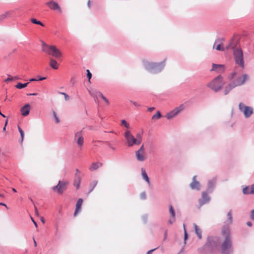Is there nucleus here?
Returning a JSON list of instances; mask_svg holds the SVG:
<instances>
[{
  "label": "nucleus",
  "mask_w": 254,
  "mask_h": 254,
  "mask_svg": "<svg viewBox=\"0 0 254 254\" xmlns=\"http://www.w3.org/2000/svg\"><path fill=\"white\" fill-rule=\"evenodd\" d=\"M227 216L228 219L225 221V226L222 230V235L224 237V240L221 246V254H232L233 251L230 230L228 227V225L233 222L231 210L228 212Z\"/></svg>",
  "instance_id": "nucleus-1"
},
{
  "label": "nucleus",
  "mask_w": 254,
  "mask_h": 254,
  "mask_svg": "<svg viewBox=\"0 0 254 254\" xmlns=\"http://www.w3.org/2000/svg\"><path fill=\"white\" fill-rule=\"evenodd\" d=\"M220 244L219 237L217 236H208L206 243L198 251L202 254H211L215 253L218 249Z\"/></svg>",
  "instance_id": "nucleus-2"
},
{
  "label": "nucleus",
  "mask_w": 254,
  "mask_h": 254,
  "mask_svg": "<svg viewBox=\"0 0 254 254\" xmlns=\"http://www.w3.org/2000/svg\"><path fill=\"white\" fill-rule=\"evenodd\" d=\"M165 60L160 63L143 62V66L146 70L151 73L155 74L161 72L165 67Z\"/></svg>",
  "instance_id": "nucleus-3"
},
{
  "label": "nucleus",
  "mask_w": 254,
  "mask_h": 254,
  "mask_svg": "<svg viewBox=\"0 0 254 254\" xmlns=\"http://www.w3.org/2000/svg\"><path fill=\"white\" fill-rule=\"evenodd\" d=\"M224 85L223 77L222 75H219L210 82L207 86L217 92L222 88Z\"/></svg>",
  "instance_id": "nucleus-4"
},
{
  "label": "nucleus",
  "mask_w": 254,
  "mask_h": 254,
  "mask_svg": "<svg viewBox=\"0 0 254 254\" xmlns=\"http://www.w3.org/2000/svg\"><path fill=\"white\" fill-rule=\"evenodd\" d=\"M237 73L236 71L232 72L228 76L229 80L236 87L244 84L248 79V75L247 74H244L241 76L236 77Z\"/></svg>",
  "instance_id": "nucleus-5"
},
{
  "label": "nucleus",
  "mask_w": 254,
  "mask_h": 254,
  "mask_svg": "<svg viewBox=\"0 0 254 254\" xmlns=\"http://www.w3.org/2000/svg\"><path fill=\"white\" fill-rule=\"evenodd\" d=\"M233 54L235 63L238 64L242 69H244L245 63L242 49L241 48L235 49L233 52Z\"/></svg>",
  "instance_id": "nucleus-6"
},
{
  "label": "nucleus",
  "mask_w": 254,
  "mask_h": 254,
  "mask_svg": "<svg viewBox=\"0 0 254 254\" xmlns=\"http://www.w3.org/2000/svg\"><path fill=\"white\" fill-rule=\"evenodd\" d=\"M125 137L127 140L128 147L132 146L133 145H138L141 142V139H137L135 138L129 130H127L125 132Z\"/></svg>",
  "instance_id": "nucleus-7"
},
{
  "label": "nucleus",
  "mask_w": 254,
  "mask_h": 254,
  "mask_svg": "<svg viewBox=\"0 0 254 254\" xmlns=\"http://www.w3.org/2000/svg\"><path fill=\"white\" fill-rule=\"evenodd\" d=\"M240 111L243 113L245 118H248L251 117L253 114V108L249 106H246L243 103H240L239 105Z\"/></svg>",
  "instance_id": "nucleus-8"
},
{
  "label": "nucleus",
  "mask_w": 254,
  "mask_h": 254,
  "mask_svg": "<svg viewBox=\"0 0 254 254\" xmlns=\"http://www.w3.org/2000/svg\"><path fill=\"white\" fill-rule=\"evenodd\" d=\"M184 105L181 104L179 107L175 108L174 110L168 113L165 117L168 120H171L178 115L179 113L184 109Z\"/></svg>",
  "instance_id": "nucleus-9"
},
{
  "label": "nucleus",
  "mask_w": 254,
  "mask_h": 254,
  "mask_svg": "<svg viewBox=\"0 0 254 254\" xmlns=\"http://www.w3.org/2000/svg\"><path fill=\"white\" fill-rule=\"evenodd\" d=\"M209 193L207 191H202L201 198L198 199V203L199 207H201L205 204L208 203L211 199L210 197L208 195Z\"/></svg>",
  "instance_id": "nucleus-10"
},
{
  "label": "nucleus",
  "mask_w": 254,
  "mask_h": 254,
  "mask_svg": "<svg viewBox=\"0 0 254 254\" xmlns=\"http://www.w3.org/2000/svg\"><path fill=\"white\" fill-rule=\"evenodd\" d=\"M46 4L52 10H58L60 12H62L61 8L60 7L59 4L54 1L53 0H51L50 1L46 3Z\"/></svg>",
  "instance_id": "nucleus-11"
},
{
  "label": "nucleus",
  "mask_w": 254,
  "mask_h": 254,
  "mask_svg": "<svg viewBox=\"0 0 254 254\" xmlns=\"http://www.w3.org/2000/svg\"><path fill=\"white\" fill-rule=\"evenodd\" d=\"M216 183V180L215 178L209 180L207 183V189L205 191L209 193H212L215 189Z\"/></svg>",
  "instance_id": "nucleus-12"
},
{
  "label": "nucleus",
  "mask_w": 254,
  "mask_h": 254,
  "mask_svg": "<svg viewBox=\"0 0 254 254\" xmlns=\"http://www.w3.org/2000/svg\"><path fill=\"white\" fill-rule=\"evenodd\" d=\"M196 176L193 177L192 181L190 184V187L191 190H200V184L198 181L196 180Z\"/></svg>",
  "instance_id": "nucleus-13"
},
{
  "label": "nucleus",
  "mask_w": 254,
  "mask_h": 254,
  "mask_svg": "<svg viewBox=\"0 0 254 254\" xmlns=\"http://www.w3.org/2000/svg\"><path fill=\"white\" fill-rule=\"evenodd\" d=\"M238 44V40L234 38H233L232 39H231L229 43L226 46V49L228 50L232 49L233 52L235 49L240 48L239 47H237Z\"/></svg>",
  "instance_id": "nucleus-14"
},
{
  "label": "nucleus",
  "mask_w": 254,
  "mask_h": 254,
  "mask_svg": "<svg viewBox=\"0 0 254 254\" xmlns=\"http://www.w3.org/2000/svg\"><path fill=\"white\" fill-rule=\"evenodd\" d=\"M225 66L223 64H213L211 71H215L218 73H222L224 71Z\"/></svg>",
  "instance_id": "nucleus-15"
},
{
  "label": "nucleus",
  "mask_w": 254,
  "mask_h": 254,
  "mask_svg": "<svg viewBox=\"0 0 254 254\" xmlns=\"http://www.w3.org/2000/svg\"><path fill=\"white\" fill-rule=\"evenodd\" d=\"M68 183L66 182H62L60 181L59 182V189L58 193L62 194L63 192L66 190Z\"/></svg>",
  "instance_id": "nucleus-16"
},
{
  "label": "nucleus",
  "mask_w": 254,
  "mask_h": 254,
  "mask_svg": "<svg viewBox=\"0 0 254 254\" xmlns=\"http://www.w3.org/2000/svg\"><path fill=\"white\" fill-rule=\"evenodd\" d=\"M30 105L26 104L21 108V115L23 116H27L29 115L30 110Z\"/></svg>",
  "instance_id": "nucleus-17"
},
{
  "label": "nucleus",
  "mask_w": 254,
  "mask_h": 254,
  "mask_svg": "<svg viewBox=\"0 0 254 254\" xmlns=\"http://www.w3.org/2000/svg\"><path fill=\"white\" fill-rule=\"evenodd\" d=\"M75 137L77 138V143L79 146H81L83 144V137L81 135V131L77 132L75 133Z\"/></svg>",
  "instance_id": "nucleus-18"
},
{
  "label": "nucleus",
  "mask_w": 254,
  "mask_h": 254,
  "mask_svg": "<svg viewBox=\"0 0 254 254\" xmlns=\"http://www.w3.org/2000/svg\"><path fill=\"white\" fill-rule=\"evenodd\" d=\"M83 203V199L82 198H79L76 204V208L74 213V216H76L77 213L80 211L81 205Z\"/></svg>",
  "instance_id": "nucleus-19"
},
{
  "label": "nucleus",
  "mask_w": 254,
  "mask_h": 254,
  "mask_svg": "<svg viewBox=\"0 0 254 254\" xmlns=\"http://www.w3.org/2000/svg\"><path fill=\"white\" fill-rule=\"evenodd\" d=\"M51 55L55 57L56 58H59L62 56V53L55 46H54L53 50L51 52Z\"/></svg>",
  "instance_id": "nucleus-20"
},
{
  "label": "nucleus",
  "mask_w": 254,
  "mask_h": 254,
  "mask_svg": "<svg viewBox=\"0 0 254 254\" xmlns=\"http://www.w3.org/2000/svg\"><path fill=\"white\" fill-rule=\"evenodd\" d=\"M80 182H81V178H80L79 175L77 174V173H75L73 185L76 187L77 189L79 188Z\"/></svg>",
  "instance_id": "nucleus-21"
},
{
  "label": "nucleus",
  "mask_w": 254,
  "mask_h": 254,
  "mask_svg": "<svg viewBox=\"0 0 254 254\" xmlns=\"http://www.w3.org/2000/svg\"><path fill=\"white\" fill-rule=\"evenodd\" d=\"M141 170L142 179L146 182L149 186H150L151 185V183L145 170L143 168H142Z\"/></svg>",
  "instance_id": "nucleus-22"
},
{
  "label": "nucleus",
  "mask_w": 254,
  "mask_h": 254,
  "mask_svg": "<svg viewBox=\"0 0 254 254\" xmlns=\"http://www.w3.org/2000/svg\"><path fill=\"white\" fill-rule=\"evenodd\" d=\"M135 156L137 160L138 161L143 162L144 161L146 157L144 156V153H141V152L136 151L135 152Z\"/></svg>",
  "instance_id": "nucleus-23"
},
{
  "label": "nucleus",
  "mask_w": 254,
  "mask_h": 254,
  "mask_svg": "<svg viewBox=\"0 0 254 254\" xmlns=\"http://www.w3.org/2000/svg\"><path fill=\"white\" fill-rule=\"evenodd\" d=\"M235 87H236L234 86V84L231 81V82L228 84L224 89V95H227L233 88Z\"/></svg>",
  "instance_id": "nucleus-24"
},
{
  "label": "nucleus",
  "mask_w": 254,
  "mask_h": 254,
  "mask_svg": "<svg viewBox=\"0 0 254 254\" xmlns=\"http://www.w3.org/2000/svg\"><path fill=\"white\" fill-rule=\"evenodd\" d=\"M193 227L194 229L195 233L196 235H197L198 238L199 239H201L202 238V231L197 226V225L194 223L193 224Z\"/></svg>",
  "instance_id": "nucleus-25"
},
{
  "label": "nucleus",
  "mask_w": 254,
  "mask_h": 254,
  "mask_svg": "<svg viewBox=\"0 0 254 254\" xmlns=\"http://www.w3.org/2000/svg\"><path fill=\"white\" fill-rule=\"evenodd\" d=\"M50 66L54 69H58V63H57V61L52 58H50Z\"/></svg>",
  "instance_id": "nucleus-26"
},
{
  "label": "nucleus",
  "mask_w": 254,
  "mask_h": 254,
  "mask_svg": "<svg viewBox=\"0 0 254 254\" xmlns=\"http://www.w3.org/2000/svg\"><path fill=\"white\" fill-rule=\"evenodd\" d=\"M54 46H49L48 45L45 47H43V48H42V51L48 54L49 55H50L51 54V52L53 50V48L54 47Z\"/></svg>",
  "instance_id": "nucleus-27"
},
{
  "label": "nucleus",
  "mask_w": 254,
  "mask_h": 254,
  "mask_svg": "<svg viewBox=\"0 0 254 254\" xmlns=\"http://www.w3.org/2000/svg\"><path fill=\"white\" fill-rule=\"evenodd\" d=\"M97 184H98V181L97 180H95L93 182H92L90 184V185H89L90 189L88 192V194L91 193L93 190L94 189V188H95V187L96 186Z\"/></svg>",
  "instance_id": "nucleus-28"
},
{
  "label": "nucleus",
  "mask_w": 254,
  "mask_h": 254,
  "mask_svg": "<svg viewBox=\"0 0 254 254\" xmlns=\"http://www.w3.org/2000/svg\"><path fill=\"white\" fill-rule=\"evenodd\" d=\"M96 97L98 96L100 97L107 104H109V102L108 99L100 92L97 91L95 95Z\"/></svg>",
  "instance_id": "nucleus-29"
},
{
  "label": "nucleus",
  "mask_w": 254,
  "mask_h": 254,
  "mask_svg": "<svg viewBox=\"0 0 254 254\" xmlns=\"http://www.w3.org/2000/svg\"><path fill=\"white\" fill-rule=\"evenodd\" d=\"M29 84V82H26V83H22L21 82H18L15 86V87L17 88V89H22V88H25L27 86V85H28Z\"/></svg>",
  "instance_id": "nucleus-30"
},
{
  "label": "nucleus",
  "mask_w": 254,
  "mask_h": 254,
  "mask_svg": "<svg viewBox=\"0 0 254 254\" xmlns=\"http://www.w3.org/2000/svg\"><path fill=\"white\" fill-rule=\"evenodd\" d=\"M8 15H10V12L9 11H6L4 13L0 15V23H1Z\"/></svg>",
  "instance_id": "nucleus-31"
},
{
  "label": "nucleus",
  "mask_w": 254,
  "mask_h": 254,
  "mask_svg": "<svg viewBox=\"0 0 254 254\" xmlns=\"http://www.w3.org/2000/svg\"><path fill=\"white\" fill-rule=\"evenodd\" d=\"M99 164V163H92V165L90 167L89 169L91 171L97 170L100 166Z\"/></svg>",
  "instance_id": "nucleus-32"
},
{
  "label": "nucleus",
  "mask_w": 254,
  "mask_h": 254,
  "mask_svg": "<svg viewBox=\"0 0 254 254\" xmlns=\"http://www.w3.org/2000/svg\"><path fill=\"white\" fill-rule=\"evenodd\" d=\"M169 212L171 214L170 217H176L175 210L174 207H173V206L171 205H170L169 206Z\"/></svg>",
  "instance_id": "nucleus-33"
},
{
  "label": "nucleus",
  "mask_w": 254,
  "mask_h": 254,
  "mask_svg": "<svg viewBox=\"0 0 254 254\" xmlns=\"http://www.w3.org/2000/svg\"><path fill=\"white\" fill-rule=\"evenodd\" d=\"M31 21L33 24L40 25H41L42 26H44V24L42 22H41L40 21H39V20H37L35 18H32L31 19Z\"/></svg>",
  "instance_id": "nucleus-34"
},
{
  "label": "nucleus",
  "mask_w": 254,
  "mask_h": 254,
  "mask_svg": "<svg viewBox=\"0 0 254 254\" xmlns=\"http://www.w3.org/2000/svg\"><path fill=\"white\" fill-rule=\"evenodd\" d=\"M18 130L20 134V136H21V140H20V143H22L23 141L24 133L23 130L19 126L18 127Z\"/></svg>",
  "instance_id": "nucleus-35"
},
{
  "label": "nucleus",
  "mask_w": 254,
  "mask_h": 254,
  "mask_svg": "<svg viewBox=\"0 0 254 254\" xmlns=\"http://www.w3.org/2000/svg\"><path fill=\"white\" fill-rule=\"evenodd\" d=\"M161 117H162V115H161L160 112L159 111H157V113L152 116V120L159 119L161 118Z\"/></svg>",
  "instance_id": "nucleus-36"
},
{
  "label": "nucleus",
  "mask_w": 254,
  "mask_h": 254,
  "mask_svg": "<svg viewBox=\"0 0 254 254\" xmlns=\"http://www.w3.org/2000/svg\"><path fill=\"white\" fill-rule=\"evenodd\" d=\"M249 190H250L249 187H248V186L246 187L243 190V193L244 194H250V191Z\"/></svg>",
  "instance_id": "nucleus-37"
},
{
  "label": "nucleus",
  "mask_w": 254,
  "mask_h": 254,
  "mask_svg": "<svg viewBox=\"0 0 254 254\" xmlns=\"http://www.w3.org/2000/svg\"><path fill=\"white\" fill-rule=\"evenodd\" d=\"M175 221H176V217H170L167 223L168 225H172L174 223H175Z\"/></svg>",
  "instance_id": "nucleus-38"
},
{
  "label": "nucleus",
  "mask_w": 254,
  "mask_h": 254,
  "mask_svg": "<svg viewBox=\"0 0 254 254\" xmlns=\"http://www.w3.org/2000/svg\"><path fill=\"white\" fill-rule=\"evenodd\" d=\"M121 125L125 126L127 128H129L130 127L129 124L125 120L121 121Z\"/></svg>",
  "instance_id": "nucleus-39"
},
{
  "label": "nucleus",
  "mask_w": 254,
  "mask_h": 254,
  "mask_svg": "<svg viewBox=\"0 0 254 254\" xmlns=\"http://www.w3.org/2000/svg\"><path fill=\"white\" fill-rule=\"evenodd\" d=\"M183 227H184V241H185V243L186 244V241L188 238V234H187L186 230L185 225L184 224L183 225Z\"/></svg>",
  "instance_id": "nucleus-40"
},
{
  "label": "nucleus",
  "mask_w": 254,
  "mask_h": 254,
  "mask_svg": "<svg viewBox=\"0 0 254 254\" xmlns=\"http://www.w3.org/2000/svg\"><path fill=\"white\" fill-rule=\"evenodd\" d=\"M53 116H54V117L56 120V122L57 124H58L60 123V119H59V118L58 117L57 115V114L56 113L55 111H53Z\"/></svg>",
  "instance_id": "nucleus-41"
},
{
  "label": "nucleus",
  "mask_w": 254,
  "mask_h": 254,
  "mask_svg": "<svg viewBox=\"0 0 254 254\" xmlns=\"http://www.w3.org/2000/svg\"><path fill=\"white\" fill-rule=\"evenodd\" d=\"M87 72V77L89 81L90 82V79L92 78V73L90 72L89 69L86 70Z\"/></svg>",
  "instance_id": "nucleus-42"
},
{
  "label": "nucleus",
  "mask_w": 254,
  "mask_h": 254,
  "mask_svg": "<svg viewBox=\"0 0 254 254\" xmlns=\"http://www.w3.org/2000/svg\"><path fill=\"white\" fill-rule=\"evenodd\" d=\"M216 49L217 51H224V48L221 47V44H219L217 46V47H216Z\"/></svg>",
  "instance_id": "nucleus-43"
},
{
  "label": "nucleus",
  "mask_w": 254,
  "mask_h": 254,
  "mask_svg": "<svg viewBox=\"0 0 254 254\" xmlns=\"http://www.w3.org/2000/svg\"><path fill=\"white\" fill-rule=\"evenodd\" d=\"M224 40V38H218V39H216V40H215V43H217V42H220V44H221V43H222V42H223ZM215 44H214V45H213V48H214V47H215Z\"/></svg>",
  "instance_id": "nucleus-44"
},
{
  "label": "nucleus",
  "mask_w": 254,
  "mask_h": 254,
  "mask_svg": "<svg viewBox=\"0 0 254 254\" xmlns=\"http://www.w3.org/2000/svg\"><path fill=\"white\" fill-rule=\"evenodd\" d=\"M140 198L142 199H146V193L145 192H142L140 193Z\"/></svg>",
  "instance_id": "nucleus-45"
},
{
  "label": "nucleus",
  "mask_w": 254,
  "mask_h": 254,
  "mask_svg": "<svg viewBox=\"0 0 254 254\" xmlns=\"http://www.w3.org/2000/svg\"><path fill=\"white\" fill-rule=\"evenodd\" d=\"M136 151L141 152V153H144L145 152V149H144V148L143 144L141 146V147H140V148L138 150H137Z\"/></svg>",
  "instance_id": "nucleus-46"
},
{
  "label": "nucleus",
  "mask_w": 254,
  "mask_h": 254,
  "mask_svg": "<svg viewBox=\"0 0 254 254\" xmlns=\"http://www.w3.org/2000/svg\"><path fill=\"white\" fill-rule=\"evenodd\" d=\"M59 183L57 185L52 187V190H53L55 191H57L58 193V189H59Z\"/></svg>",
  "instance_id": "nucleus-47"
},
{
  "label": "nucleus",
  "mask_w": 254,
  "mask_h": 254,
  "mask_svg": "<svg viewBox=\"0 0 254 254\" xmlns=\"http://www.w3.org/2000/svg\"><path fill=\"white\" fill-rule=\"evenodd\" d=\"M13 80V77H10L9 75H8V77L4 79L5 82H8L9 81H12Z\"/></svg>",
  "instance_id": "nucleus-48"
},
{
  "label": "nucleus",
  "mask_w": 254,
  "mask_h": 254,
  "mask_svg": "<svg viewBox=\"0 0 254 254\" xmlns=\"http://www.w3.org/2000/svg\"><path fill=\"white\" fill-rule=\"evenodd\" d=\"M250 194H254V184L252 185L251 187Z\"/></svg>",
  "instance_id": "nucleus-49"
},
{
  "label": "nucleus",
  "mask_w": 254,
  "mask_h": 254,
  "mask_svg": "<svg viewBox=\"0 0 254 254\" xmlns=\"http://www.w3.org/2000/svg\"><path fill=\"white\" fill-rule=\"evenodd\" d=\"M130 102L133 105H134L136 107H140V105L136 102H134V101L130 100Z\"/></svg>",
  "instance_id": "nucleus-50"
},
{
  "label": "nucleus",
  "mask_w": 254,
  "mask_h": 254,
  "mask_svg": "<svg viewBox=\"0 0 254 254\" xmlns=\"http://www.w3.org/2000/svg\"><path fill=\"white\" fill-rule=\"evenodd\" d=\"M251 218L254 220V209H253L252 211H251Z\"/></svg>",
  "instance_id": "nucleus-51"
},
{
  "label": "nucleus",
  "mask_w": 254,
  "mask_h": 254,
  "mask_svg": "<svg viewBox=\"0 0 254 254\" xmlns=\"http://www.w3.org/2000/svg\"><path fill=\"white\" fill-rule=\"evenodd\" d=\"M63 95L64 97V99L66 101L68 100L69 99V96L67 94H63Z\"/></svg>",
  "instance_id": "nucleus-52"
},
{
  "label": "nucleus",
  "mask_w": 254,
  "mask_h": 254,
  "mask_svg": "<svg viewBox=\"0 0 254 254\" xmlns=\"http://www.w3.org/2000/svg\"><path fill=\"white\" fill-rule=\"evenodd\" d=\"M167 238V231L166 230L165 231V233H164V238H163V241H165L166 240Z\"/></svg>",
  "instance_id": "nucleus-53"
},
{
  "label": "nucleus",
  "mask_w": 254,
  "mask_h": 254,
  "mask_svg": "<svg viewBox=\"0 0 254 254\" xmlns=\"http://www.w3.org/2000/svg\"><path fill=\"white\" fill-rule=\"evenodd\" d=\"M157 249V248H155V249H152V250H151L148 251L147 252L146 254H152V253L153 251H154L155 250H156Z\"/></svg>",
  "instance_id": "nucleus-54"
},
{
  "label": "nucleus",
  "mask_w": 254,
  "mask_h": 254,
  "mask_svg": "<svg viewBox=\"0 0 254 254\" xmlns=\"http://www.w3.org/2000/svg\"><path fill=\"white\" fill-rule=\"evenodd\" d=\"M91 1L89 0L87 2V6L90 9L91 8Z\"/></svg>",
  "instance_id": "nucleus-55"
},
{
  "label": "nucleus",
  "mask_w": 254,
  "mask_h": 254,
  "mask_svg": "<svg viewBox=\"0 0 254 254\" xmlns=\"http://www.w3.org/2000/svg\"><path fill=\"white\" fill-rule=\"evenodd\" d=\"M35 213L37 216H39V212L37 208L35 206Z\"/></svg>",
  "instance_id": "nucleus-56"
},
{
  "label": "nucleus",
  "mask_w": 254,
  "mask_h": 254,
  "mask_svg": "<svg viewBox=\"0 0 254 254\" xmlns=\"http://www.w3.org/2000/svg\"><path fill=\"white\" fill-rule=\"evenodd\" d=\"M108 143V145L113 150H116V148L112 146L109 142H107Z\"/></svg>",
  "instance_id": "nucleus-57"
},
{
  "label": "nucleus",
  "mask_w": 254,
  "mask_h": 254,
  "mask_svg": "<svg viewBox=\"0 0 254 254\" xmlns=\"http://www.w3.org/2000/svg\"><path fill=\"white\" fill-rule=\"evenodd\" d=\"M137 139H141V135L140 133H138L136 135Z\"/></svg>",
  "instance_id": "nucleus-58"
},
{
  "label": "nucleus",
  "mask_w": 254,
  "mask_h": 254,
  "mask_svg": "<svg viewBox=\"0 0 254 254\" xmlns=\"http://www.w3.org/2000/svg\"><path fill=\"white\" fill-rule=\"evenodd\" d=\"M155 109V107H149L148 108L147 110L149 112H152V111H153Z\"/></svg>",
  "instance_id": "nucleus-59"
},
{
  "label": "nucleus",
  "mask_w": 254,
  "mask_h": 254,
  "mask_svg": "<svg viewBox=\"0 0 254 254\" xmlns=\"http://www.w3.org/2000/svg\"><path fill=\"white\" fill-rule=\"evenodd\" d=\"M41 43H42V48H43V47H45V46H46L47 45H48L47 44H46L44 41H41Z\"/></svg>",
  "instance_id": "nucleus-60"
},
{
  "label": "nucleus",
  "mask_w": 254,
  "mask_h": 254,
  "mask_svg": "<svg viewBox=\"0 0 254 254\" xmlns=\"http://www.w3.org/2000/svg\"><path fill=\"white\" fill-rule=\"evenodd\" d=\"M46 78L45 77H40L38 79H37V81H42L43 80H44Z\"/></svg>",
  "instance_id": "nucleus-61"
},
{
  "label": "nucleus",
  "mask_w": 254,
  "mask_h": 254,
  "mask_svg": "<svg viewBox=\"0 0 254 254\" xmlns=\"http://www.w3.org/2000/svg\"><path fill=\"white\" fill-rule=\"evenodd\" d=\"M31 220L32 221V222H33L34 224L35 225V227H37V223L34 221V220L33 219V218L32 217H31Z\"/></svg>",
  "instance_id": "nucleus-62"
},
{
  "label": "nucleus",
  "mask_w": 254,
  "mask_h": 254,
  "mask_svg": "<svg viewBox=\"0 0 254 254\" xmlns=\"http://www.w3.org/2000/svg\"><path fill=\"white\" fill-rule=\"evenodd\" d=\"M184 251H185L184 248H183L181 250V251H180L178 253V254H181L182 253H183L184 252Z\"/></svg>",
  "instance_id": "nucleus-63"
},
{
  "label": "nucleus",
  "mask_w": 254,
  "mask_h": 254,
  "mask_svg": "<svg viewBox=\"0 0 254 254\" xmlns=\"http://www.w3.org/2000/svg\"><path fill=\"white\" fill-rule=\"evenodd\" d=\"M247 224L249 227H251L252 226V223L251 222H248Z\"/></svg>",
  "instance_id": "nucleus-64"
}]
</instances>
